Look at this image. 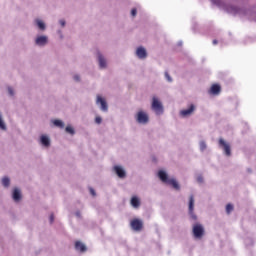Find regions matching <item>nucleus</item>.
<instances>
[{
  "instance_id": "nucleus-7",
  "label": "nucleus",
  "mask_w": 256,
  "mask_h": 256,
  "mask_svg": "<svg viewBox=\"0 0 256 256\" xmlns=\"http://www.w3.org/2000/svg\"><path fill=\"white\" fill-rule=\"evenodd\" d=\"M194 209H195V198L193 197V195H191L189 198V215L194 221H196L197 215H195V213L193 212Z\"/></svg>"
},
{
  "instance_id": "nucleus-17",
  "label": "nucleus",
  "mask_w": 256,
  "mask_h": 256,
  "mask_svg": "<svg viewBox=\"0 0 256 256\" xmlns=\"http://www.w3.org/2000/svg\"><path fill=\"white\" fill-rule=\"evenodd\" d=\"M209 93H211V95H219V93H221V86L219 84L212 85Z\"/></svg>"
},
{
  "instance_id": "nucleus-19",
  "label": "nucleus",
  "mask_w": 256,
  "mask_h": 256,
  "mask_svg": "<svg viewBox=\"0 0 256 256\" xmlns=\"http://www.w3.org/2000/svg\"><path fill=\"white\" fill-rule=\"evenodd\" d=\"M75 249L76 251H81V253L87 251V247L85 246V244L81 243L80 241H77L75 243Z\"/></svg>"
},
{
  "instance_id": "nucleus-23",
  "label": "nucleus",
  "mask_w": 256,
  "mask_h": 256,
  "mask_svg": "<svg viewBox=\"0 0 256 256\" xmlns=\"http://www.w3.org/2000/svg\"><path fill=\"white\" fill-rule=\"evenodd\" d=\"M65 131L69 135H75V129L71 125L66 126Z\"/></svg>"
},
{
  "instance_id": "nucleus-6",
  "label": "nucleus",
  "mask_w": 256,
  "mask_h": 256,
  "mask_svg": "<svg viewBox=\"0 0 256 256\" xmlns=\"http://www.w3.org/2000/svg\"><path fill=\"white\" fill-rule=\"evenodd\" d=\"M204 233L205 229H203V226L201 224H197L193 227V235L196 239H201Z\"/></svg>"
},
{
  "instance_id": "nucleus-10",
  "label": "nucleus",
  "mask_w": 256,
  "mask_h": 256,
  "mask_svg": "<svg viewBox=\"0 0 256 256\" xmlns=\"http://www.w3.org/2000/svg\"><path fill=\"white\" fill-rule=\"evenodd\" d=\"M196 107L194 104H190L187 109L181 110L180 111V117H191L193 113L195 112Z\"/></svg>"
},
{
  "instance_id": "nucleus-3",
  "label": "nucleus",
  "mask_w": 256,
  "mask_h": 256,
  "mask_svg": "<svg viewBox=\"0 0 256 256\" xmlns=\"http://www.w3.org/2000/svg\"><path fill=\"white\" fill-rule=\"evenodd\" d=\"M151 109L154 111L155 115H163L164 113L163 103H161L157 97L152 98Z\"/></svg>"
},
{
  "instance_id": "nucleus-13",
  "label": "nucleus",
  "mask_w": 256,
  "mask_h": 256,
  "mask_svg": "<svg viewBox=\"0 0 256 256\" xmlns=\"http://www.w3.org/2000/svg\"><path fill=\"white\" fill-rule=\"evenodd\" d=\"M97 59L100 69H107V59H105V56L101 52L97 53Z\"/></svg>"
},
{
  "instance_id": "nucleus-1",
  "label": "nucleus",
  "mask_w": 256,
  "mask_h": 256,
  "mask_svg": "<svg viewBox=\"0 0 256 256\" xmlns=\"http://www.w3.org/2000/svg\"><path fill=\"white\" fill-rule=\"evenodd\" d=\"M158 177L162 181V183H165L166 185H170L173 187V189H176V191H179L181 189V186H179V183L174 178H169V175L164 170H160L158 172Z\"/></svg>"
},
{
  "instance_id": "nucleus-12",
  "label": "nucleus",
  "mask_w": 256,
  "mask_h": 256,
  "mask_svg": "<svg viewBox=\"0 0 256 256\" xmlns=\"http://www.w3.org/2000/svg\"><path fill=\"white\" fill-rule=\"evenodd\" d=\"M133 231H141L143 229V221L139 219H133L130 223Z\"/></svg>"
},
{
  "instance_id": "nucleus-26",
  "label": "nucleus",
  "mask_w": 256,
  "mask_h": 256,
  "mask_svg": "<svg viewBox=\"0 0 256 256\" xmlns=\"http://www.w3.org/2000/svg\"><path fill=\"white\" fill-rule=\"evenodd\" d=\"M231 211H233V204H227L226 205V213H231Z\"/></svg>"
},
{
  "instance_id": "nucleus-16",
  "label": "nucleus",
  "mask_w": 256,
  "mask_h": 256,
  "mask_svg": "<svg viewBox=\"0 0 256 256\" xmlns=\"http://www.w3.org/2000/svg\"><path fill=\"white\" fill-rule=\"evenodd\" d=\"M40 143L43 147H50L51 146V139L48 138L46 135H42L40 137Z\"/></svg>"
},
{
  "instance_id": "nucleus-9",
  "label": "nucleus",
  "mask_w": 256,
  "mask_h": 256,
  "mask_svg": "<svg viewBox=\"0 0 256 256\" xmlns=\"http://www.w3.org/2000/svg\"><path fill=\"white\" fill-rule=\"evenodd\" d=\"M96 105L100 106L101 111L107 112L109 111V106L107 105V101L101 96H97Z\"/></svg>"
},
{
  "instance_id": "nucleus-20",
  "label": "nucleus",
  "mask_w": 256,
  "mask_h": 256,
  "mask_svg": "<svg viewBox=\"0 0 256 256\" xmlns=\"http://www.w3.org/2000/svg\"><path fill=\"white\" fill-rule=\"evenodd\" d=\"M131 205L132 207H134L135 209H137V207H139V205H141V201L139 200V198L137 196H133L131 198Z\"/></svg>"
},
{
  "instance_id": "nucleus-36",
  "label": "nucleus",
  "mask_w": 256,
  "mask_h": 256,
  "mask_svg": "<svg viewBox=\"0 0 256 256\" xmlns=\"http://www.w3.org/2000/svg\"><path fill=\"white\" fill-rule=\"evenodd\" d=\"M75 215H76V217H81V212L77 211V212L75 213Z\"/></svg>"
},
{
  "instance_id": "nucleus-31",
  "label": "nucleus",
  "mask_w": 256,
  "mask_h": 256,
  "mask_svg": "<svg viewBox=\"0 0 256 256\" xmlns=\"http://www.w3.org/2000/svg\"><path fill=\"white\" fill-rule=\"evenodd\" d=\"M59 23H60L61 27H65L67 22L64 19H61V20H59Z\"/></svg>"
},
{
  "instance_id": "nucleus-24",
  "label": "nucleus",
  "mask_w": 256,
  "mask_h": 256,
  "mask_svg": "<svg viewBox=\"0 0 256 256\" xmlns=\"http://www.w3.org/2000/svg\"><path fill=\"white\" fill-rule=\"evenodd\" d=\"M2 185H3L4 187H9V185H11V180L9 179V177H4V178L2 179Z\"/></svg>"
},
{
  "instance_id": "nucleus-33",
  "label": "nucleus",
  "mask_w": 256,
  "mask_h": 256,
  "mask_svg": "<svg viewBox=\"0 0 256 256\" xmlns=\"http://www.w3.org/2000/svg\"><path fill=\"white\" fill-rule=\"evenodd\" d=\"M73 79H74V81H81V78L77 74L74 75Z\"/></svg>"
},
{
  "instance_id": "nucleus-18",
  "label": "nucleus",
  "mask_w": 256,
  "mask_h": 256,
  "mask_svg": "<svg viewBox=\"0 0 256 256\" xmlns=\"http://www.w3.org/2000/svg\"><path fill=\"white\" fill-rule=\"evenodd\" d=\"M35 24L40 31H45V29H47V25H45V22H43L41 19H36Z\"/></svg>"
},
{
  "instance_id": "nucleus-21",
  "label": "nucleus",
  "mask_w": 256,
  "mask_h": 256,
  "mask_svg": "<svg viewBox=\"0 0 256 256\" xmlns=\"http://www.w3.org/2000/svg\"><path fill=\"white\" fill-rule=\"evenodd\" d=\"M52 123H53V125H55V127H59L60 129H65V122L64 121L53 120Z\"/></svg>"
},
{
  "instance_id": "nucleus-14",
  "label": "nucleus",
  "mask_w": 256,
  "mask_h": 256,
  "mask_svg": "<svg viewBox=\"0 0 256 256\" xmlns=\"http://www.w3.org/2000/svg\"><path fill=\"white\" fill-rule=\"evenodd\" d=\"M136 55L138 59H147V50L144 47L140 46L136 50Z\"/></svg>"
},
{
  "instance_id": "nucleus-34",
  "label": "nucleus",
  "mask_w": 256,
  "mask_h": 256,
  "mask_svg": "<svg viewBox=\"0 0 256 256\" xmlns=\"http://www.w3.org/2000/svg\"><path fill=\"white\" fill-rule=\"evenodd\" d=\"M49 221H50V223H53V221H55V216H53V214L50 215Z\"/></svg>"
},
{
  "instance_id": "nucleus-32",
  "label": "nucleus",
  "mask_w": 256,
  "mask_h": 256,
  "mask_svg": "<svg viewBox=\"0 0 256 256\" xmlns=\"http://www.w3.org/2000/svg\"><path fill=\"white\" fill-rule=\"evenodd\" d=\"M197 181H198V183H203V176H202V175H199V176L197 177Z\"/></svg>"
},
{
  "instance_id": "nucleus-35",
  "label": "nucleus",
  "mask_w": 256,
  "mask_h": 256,
  "mask_svg": "<svg viewBox=\"0 0 256 256\" xmlns=\"http://www.w3.org/2000/svg\"><path fill=\"white\" fill-rule=\"evenodd\" d=\"M90 193L93 195V197H95V190L93 188H90Z\"/></svg>"
},
{
  "instance_id": "nucleus-28",
  "label": "nucleus",
  "mask_w": 256,
  "mask_h": 256,
  "mask_svg": "<svg viewBox=\"0 0 256 256\" xmlns=\"http://www.w3.org/2000/svg\"><path fill=\"white\" fill-rule=\"evenodd\" d=\"M102 122H103V119L100 116H97L95 118V123H97V125H101Z\"/></svg>"
},
{
  "instance_id": "nucleus-8",
  "label": "nucleus",
  "mask_w": 256,
  "mask_h": 256,
  "mask_svg": "<svg viewBox=\"0 0 256 256\" xmlns=\"http://www.w3.org/2000/svg\"><path fill=\"white\" fill-rule=\"evenodd\" d=\"M219 147H221V149H223L225 155H227V157H229L231 155V146L229 145V143L225 142L223 140V138L219 139Z\"/></svg>"
},
{
  "instance_id": "nucleus-30",
  "label": "nucleus",
  "mask_w": 256,
  "mask_h": 256,
  "mask_svg": "<svg viewBox=\"0 0 256 256\" xmlns=\"http://www.w3.org/2000/svg\"><path fill=\"white\" fill-rule=\"evenodd\" d=\"M131 15H132V17H136L137 16V9L136 8H133L131 10Z\"/></svg>"
},
{
  "instance_id": "nucleus-37",
  "label": "nucleus",
  "mask_w": 256,
  "mask_h": 256,
  "mask_svg": "<svg viewBox=\"0 0 256 256\" xmlns=\"http://www.w3.org/2000/svg\"><path fill=\"white\" fill-rule=\"evenodd\" d=\"M181 45H183V41L178 42V46L181 47Z\"/></svg>"
},
{
  "instance_id": "nucleus-22",
  "label": "nucleus",
  "mask_w": 256,
  "mask_h": 256,
  "mask_svg": "<svg viewBox=\"0 0 256 256\" xmlns=\"http://www.w3.org/2000/svg\"><path fill=\"white\" fill-rule=\"evenodd\" d=\"M0 129H2V131H7V125L3 120V114H1V112H0Z\"/></svg>"
},
{
  "instance_id": "nucleus-4",
  "label": "nucleus",
  "mask_w": 256,
  "mask_h": 256,
  "mask_svg": "<svg viewBox=\"0 0 256 256\" xmlns=\"http://www.w3.org/2000/svg\"><path fill=\"white\" fill-rule=\"evenodd\" d=\"M135 119L140 125H147V123H149V115H147L144 111L137 112Z\"/></svg>"
},
{
  "instance_id": "nucleus-11",
  "label": "nucleus",
  "mask_w": 256,
  "mask_h": 256,
  "mask_svg": "<svg viewBox=\"0 0 256 256\" xmlns=\"http://www.w3.org/2000/svg\"><path fill=\"white\" fill-rule=\"evenodd\" d=\"M114 173H116V175L119 177V179H125V177H127V172L125 171V168H123L122 166H114Z\"/></svg>"
},
{
  "instance_id": "nucleus-2",
  "label": "nucleus",
  "mask_w": 256,
  "mask_h": 256,
  "mask_svg": "<svg viewBox=\"0 0 256 256\" xmlns=\"http://www.w3.org/2000/svg\"><path fill=\"white\" fill-rule=\"evenodd\" d=\"M213 5H216L220 9H223V11H226V13H230V15H237L239 13V8L234 5L225 4L221 0H210Z\"/></svg>"
},
{
  "instance_id": "nucleus-29",
  "label": "nucleus",
  "mask_w": 256,
  "mask_h": 256,
  "mask_svg": "<svg viewBox=\"0 0 256 256\" xmlns=\"http://www.w3.org/2000/svg\"><path fill=\"white\" fill-rule=\"evenodd\" d=\"M8 93H9L10 97H13V95H15V92L13 91L12 87H8Z\"/></svg>"
},
{
  "instance_id": "nucleus-38",
  "label": "nucleus",
  "mask_w": 256,
  "mask_h": 256,
  "mask_svg": "<svg viewBox=\"0 0 256 256\" xmlns=\"http://www.w3.org/2000/svg\"><path fill=\"white\" fill-rule=\"evenodd\" d=\"M213 45H217L218 41L217 40H213Z\"/></svg>"
},
{
  "instance_id": "nucleus-27",
  "label": "nucleus",
  "mask_w": 256,
  "mask_h": 256,
  "mask_svg": "<svg viewBox=\"0 0 256 256\" xmlns=\"http://www.w3.org/2000/svg\"><path fill=\"white\" fill-rule=\"evenodd\" d=\"M165 77L168 83H171L173 81V78H171V76L169 75V72H165Z\"/></svg>"
},
{
  "instance_id": "nucleus-25",
  "label": "nucleus",
  "mask_w": 256,
  "mask_h": 256,
  "mask_svg": "<svg viewBox=\"0 0 256 256\" xmlns=\"http://www.w3.org/2000/svg\"><path fill=\"white\" fill-rule=\"evenodd\" d=\"M199 147H200V151L203 153V151L207 149V143H205V141L202 140L199 143Z\"/></svg>"
},
{
  "instance_id": "nucleus-5",
  "label": "nucleus",
  "mask_w": 256,
  "mask_h": 256,
  "mask_svg": "<svg viewBox=\"0 0 256 256\" xmlns=\"http://www.w3.org/2000/svg\"><path fill=\"white\" fill-rule=\"evenodd\" d=\"M47 43H49V37L46 35L37 36L35 39V45H37V47H45Z\"/></svg>"
},
{
  "instance_id": "nucleus-15",
  "label": "nucleus",
  "mask_w": 256,
  "mask_h": 256,
  "mask_svg": "<svg viewBox=\"0 0 256 256\" xmlns=\"http://www.w3.org/2000/svg\"><path fill=\"white\" fill-rule=\"evenodd\" d=\"M12 199L15 203H19L21 201V190H19V188H15L13 190Z\"/></svg>"
}]
</instances>
